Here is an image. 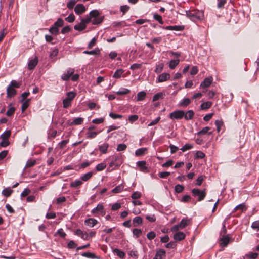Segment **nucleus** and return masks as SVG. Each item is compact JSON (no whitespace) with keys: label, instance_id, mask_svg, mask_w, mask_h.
I'll use <instances>...</instances> for the list:
<instances>
[{"label":"nucleus","instance_id":"29","mask_svg":"<svg viewBox=\"0 0 259 259\" xmlns=\"http://www.w3.org/2000/svg\"><path fill=\"white\" fill-rule=\"evenodd\" d=\"M85 28L86 26L83 23H81V22L79 24H76L74 27L75 30L79 31L83 30Z\"/></svg>","mask_w":259,"mask_h":259},{"label":"nucleus","instance_id":"9","mask_svg":"<svg viewBox=\"0 0 259 259\" xmlns=\"http://www.w3.org/2000/svg\"><path fill=\"white\" fill-rule=\"evenodd\" d=\"M213 80L212 77L210 76L204 79V80L201 83L200 88L204 89L209 87Z\"/></svg>","mask_w":259,"mask_h":259},{"label":"nucleus","instance_id":"2","mask_svg":"<svg viewBox=\"0 0 259 259\" xmlns=\"http://www.w3.org/2000/svg\"><path fill=\"white\" fill-rule=\"evenodd\" d=\"M99 12L97 10H94L90 12V16L92 19V23L93 25H98L100 24L104 19V17H99Z\"/></svg>","mask_w":259,"mask_h":259},{"label":"nucleus","instance_id":"58","mask_svg":"<svg viewBox=\"0 0 259 259\" xmlns=\"http://www.w3.org/2000/svg\"><path fill=\"white\" fill-rule=\"evenodd\" d=\"M141 192H138V191H136V192H133V193L132 194V195L131 196V198L135 200V199L140 198L141 197Z\"/></svg>","mask_w":259,"mask_h":259},{"label":"nucleus","instance_id":"20","mask_svg":"<svg viewBox=\"0 0 259 259\" xmlns=\"http://www.w3.org/2000/svg\"><path fill=\"white\" fill-rule=\"evenodd\" d=\"M113 252L121 258H124L125 255V253L122 250L118 248L113 249Z\"/></svg>","mask_w":259,"mask_h":259},{"label":"nucleus","instance_id":"23","mask_svg":"<svg viewBox=\"0 0 259 259\" xmlns=\"http://www.w3.org/2000/svg\"><path fill=\"white\" fill-rule=\"evenodd\" d=\"M99 132H93L88 131L86 134V137L87 139H93L95 138L98 134Z\"/></svg>","mask_w":259,"mask_h":259},{"label":"nucleus","instance_id":"40","mask_svg":"<svg viewBox=\"0 0 259 259\" xmlns=\"http://www.w3.org/2000/svg\"><path fill=\"white\" fill-rule=\"evenodd\" d=\"M62 102L63 107L64 108H68L71 106L72 102L65 98L63 100Z\"/></svg>","mask_w":259,"mask_h":259},{"label":"nucleus","instance_id":"62","mask_svg":"<svg viewBox=\"0 0 259 259\" xmlns=\"http://www.w3.org/2000/svg\"><path fill=\"white\" fill-rule=\"evenodd\" d=\"M56 234L59 235L61 237L64 238L66 236V234L63 231V229L61 228L57 230Z\"/></svg>","mask_w":259,"mask_h":259},{"label":"nucleus","instance_id":"34","mask_svg":"<svg viewBox=\"0 0 259 259\" xmlns=\"http://www.w3.org/2000/svg\"><path fill=\"white\" fill-rule=\"evenodd\" d=\"M92 176H93V172H87V173L84 174L83 175H82L81 177V179L83 181L85 182V181H87L88 180H89L92 177Z\"/></svg>","mask_w":259,"mask_h":259},{"label":"nucleus","instance_id":"3","mask_svg":"<svg viewBox=\"0 0 259 259\" xmlns=\"http://www.w3.org/2000/svg\"><path fill=\"white\" fill-rule=\"evenodd\" d=\"M192 195L194 197H198V201H201L203 200L206 195V193L205 190H200L198 188H194L192 190Z\"/></svg>","mask_w":259,"mask_h":259},{"label":"nucleus","instance_id":"12","mask_svg":"<svg viewBox=\"0 0 259 259\" xmlns=\"http://www.w3.org/2000/svg\"><path fill=\"white\" fill-rule=\"evenodd\" d=\"M137 165L140 168L141 171H148V167L146 166V162L145 161H139L137 162Z\"/></svg>","mask_w":259,"mask_h":259},{"label":"nucleus","instance_id":"35","mask_svg":"<svg viewBox=\"0 0 259 259\" xmlns=\"http://www.w3.org/2000/svg\"><path fill=\"white\" fill-rule=\"evenodd\" d=\"M124 72V70L122 69H117L114 73L113 75V77L115 78H120L123 73Z\"/></svg>","mask_w":259,"mask_h":259},{"label":"nucleus","instance_id":"21","mask_svg":"<svg viewBox=\"0 0 259 259\" xmlns=\"http://www.w3.org/2000/svg\"><path fill=\"white\" fill-rule=\"evenodd\" d=\"M143 222L142 218L140 216L135 217L133 220V225L135 227H137L141 225Z\"/></svg>","mask_w":259,"mask_h":259},{"label":"nucleus","instance_id":"57","mask_svg":"<svg viewBox=\"0 0 259 259\" xmlns=\"http://www.w3.org/2000/svg\"><path fill=\"white\" fill-rule=\"evenodd\" d=\"M75 16L73 13L70 14L67 17L65 18V20L69 23H72L75 20Z\"/></svg>","mask_w":259,"mask_h":259},{"label":"nucleus","instance_id":"10","mask_svg":"<svg viewBox=\"0 0 259 259\" xmlns=\"http://www.w3.org/2000/svg\"><path fill=\"white\" fill-rule=\"evenodd\" d=\"M38 60L37 57H35L34 58L30 59L28 63V67L29 70L33 69L37 64H38Z\"/></svg>","mask_w":259,"mask_h":259},{"label":"nucleus","instance_id":"55","mask_svg":"<svg viewBox=\"0 0 259 259\" xmlns=\"http://www.w3.org/2000/svg\"><path fill=\"white\" fill-rule=\"evenodd\" d=\"M215 125L217 126L218 132H220L221 128L223 125V122L222 120H217L215 121Z\"/></svg>","mask_w":259,"mask_h":259},{"label":"nucleus","instance_id":"14","mask_svg":"<svg viewBox=\"0 0 259 259\" xmlns=\"http://www.w3.org/2000/svg\"><path fill=\"white\" fill-rule=\"evenodd\" d=\"M221 245L222 247H226L228 244L229 241H230V237L228 236V235H223L221 239Z\"/></svg>","mask_w":259,"mask_h":259},{"label":"nucleus","instance_id":"61","mask_svg":"<svg viewBox=\"0 0 259 259\" xmlns=\"http://www.w3.org/2000/svg\"><path fill=\"white\" fill-rule=\"evenodd\" d=\"M163 69V64L162 63L156 65V68L154 70L155 72L156 73H159L161 72Z\"/></svg>","mask_w":259,"mask_h":259},{"label":"nucleus","instance_id":"36","mask_svg":"<svg viewBox=\"0 0 259 259\" xmlns=\"http://www.w3.org/2000/svg\"><path fill=\"white\" fill-rule=\"evenodd\" d=\"M246 209L247 208L244 203L240 204L236 206L234 208L235 211L237 210H240L242 212L245 211Z\"/></svg>","mask_w":259,"mask_h":259},{"label":"nucleus","instance_id":"49","mask_svg":"<svg viewBox=\"0 0 259 259\" xmlns=\"http://www.w3.org/2000/svg\"><path fill=\"white\" fill-rule=\"evenodd\" d=\"M193 148V145L191 144H186L183 147L181 148V150L185 152L188 150L191 149Z\"/></svg>","mask_w":259,"mask_h":259},{"label":"nucleus","instance_id":"44","mask_svg":"<svg viewBox=\"0 0 259 259\" xmlns=\"http://www.w3.org/2000/svg\"><path fill=\"white\" fill-rule=\"evenodd\" d=\"M92 19L90 17V16H89L88 15L86 16V17L84 18H81V23H83L85 26L87 24L89 23L90 22H92Z\"/></svg>","mask_w":259,"mask_h":259},{"label":"nucleus","instance_id":"24","mask_svg":"<svg viewBox=\"0 0 259 259\" xmlns=\"http://www.w3.org/2000/svg\"><path fill=\"white\" fill-rule=\"evenodd\" d=\"M146 95V93L145 91H141L138 93L137 95V100L138 101L144 100Z\"/></svg>","mask_w":259,"mask_h":259},{"label":"nucleus","instance_id":"52","mask_svg":"<svg viewBox=\"0 0 259 259\" xmlns=\"http://www.w3.org/2000/svg\"><path fill=\"white\" fill-rule=\"evenodd\" d=\"M78 1H77V0H70L67 3V8L69 9H73L74 8L75 4L76 3V2Z\"/></svg>","mask_w":259,"mask_h":259},{"label":"nucleus","instance_id":"45","mask_svg":"<svg viewBox=\"0 0 259 259\" xmlns=\"http://www.w3.org/2000/svg\"><path fill=\"white\" fill-rule=\"evenodd\" d=\"M99 50L97 48L94 50H92V51H84L83 52V53L84 54H89V55H98L99 54Z\"/></svg>","mask_w":259,"mask_h":259},{"label":"nucleus","instance_id":"15","mask_svg":"<svg viewBox=\"0 0 259 259\" xmlns=\"http://www.w3.org/2000/svg\"><path fill=\"white\" fill-rule=\"evenodd\" d=\"M109 144L107 143H104L103 144L99 145V150L102 154H106L108 152Z\"/></svg>","mask_w":259,"mask_h":259},{"label":"nucleus","instance_id":"26","mask_svg":"<svg viewBox=\"0 0 259 259\" xmlns=\"http://www.w3.org/2000/svg\"><path fill=\"white\" fill-rule=\"evenodd\" d=\"M11 132L10 130L5 131L0 136L2 140H8L11 136Z\"/></svg>","mask_w":259,"mask_h":259},{"label":"nucleus","instance_id":"41","mask_svg":"<svg viewBox=\"0 0 259 259\" xmlns=\"http://www.w3.org/2000/svg\"><path fill=\"white\" fill-rule=\"evenodd\" d=\"M123 188L124 187L122 185H119L112 189V192L114 193H118L123 191Z\"/></svg>","mask_w":259,"mask_h":259},{"label":"nucleus","instance_id":"64","mask_svg":"<svg viewBox=\"0 0 259 259\" xmlns=\"http://www.w3.org/2000/svg\"><path fill=\"white\" fill-rule=\"evenodd\" d=\"M251 227L254 230H259V220L253 222L251 224Z\"/></svg>","mask_w":259,"mask_h":259},{"label":"nucleus","instance_id":"8","mask_svg":"<svg viewBox=\"0 0 259 259\" xmlns=\"http://www.w3.org/2000/svg\"><path fill=\"white\" fill-rule=\"evenodd\" d=\"M86 11V8L83 4H78L76 5L74 8V12L77 15H81L84 13Z\"/></svg>","mask_w":259,"mask_h":259},{"label":"nucleus","instance_id":"48","mask_svg":"<svg viewBox=\"0 0 259 259\" xmlns=\"http://www.w3.org/2000/svg\"><path fill=\"white\" fill-rule=\"evenodd\" d=\"M106 167V164L104 162L100 163L97 165L96 169L97 171H102Z\"/></svg>","mask_w":259,"mask_h":259},{"label":"nucleus","instance_id":"25","mask_svg":"<svg viewBox=\"0 0 259 259\" xmlns=\"http://www.w3.org/2000/svg\"><path fill=\"white\" fill-rule=\"evenodd\" d=\"M191 103V100L189 98H184L179 103V105L182 107H186Z\"/></svg>","mask_w":259,"mask_h":259},{"label":"nucleus","instance_id":"37","mask_svg":"<svg viewBox=\"0 0 259 259\" xmlns=\"http://www.w3.org/2000/svg\"><path fill=\"white\" fill-rule=\"evenodd\" d=\"M13 192V190L10 188H7L4 189L2 191V194L6 197H9L11 195V193Z\"/></svg>","mask_w":259,"mask_h":259},{"label":"nucleus","instance_id":"17","mask_svg":"<svg viewBox=\"0 0 259 259\" xmlns=\"http://www.w3.org/2000/svg\"><path fill=\"white\" fill-rule=\"evenodd\" d=\"M185 237V234L182 232H178L174 235V239L176 241H181Z\"/></svg>","mask_w":259,"mask_h":259},{"label":"nucleus","instance_id":"13","mask_svg":"<svg viewBox=\"0 0 259 259\" xmlns=\"http://www.w3.org/2000/svg\"><path fill=\"white\" fill-rule=\"evenodd\" d=\"M164 29L168 30L182 31L184 29V27L181 25L167 26L163 27Z\"/></svg>","mask_w":259,"mask_h":259},{"label":"nucleus","instance_id":"51","mask_svg":"<svg viewBox=\"0 0 259 259\" xmlns=\"http://www.w3.org/2000/svg\"><path fill=\"white\" fill-rule=\"evenodd\" d=\"M210 127L209 126H206L203 127L201 130L199 131L197 133L198 135H205L208 131L210 130Z\"/></svg>","mask_w":259,"mask_h":259},{"label":"nucleus","instance_id":"11","mask_svg":"<svg viewBox=\"0 0 259 259\" xmlns=\"http://www.w3.org/2000/svg\"><path fill=\"white\" fill-rule=\"evenodd\" d=\"M98 223V221L94 218H89L84 221L85 225L90 227H93L97 224Z\"/></svg>","mask_w":259,"mask_h":259},{"label":"nucleus","instance_id":"7","mask_svg":"<svg viewBox=\"0 0 259 259\" xmlns=\"http://www.w3.org/2000/svg\"><path fill=\"white\" fill-rule=\"evenodd\" d=\"M170 74L168 73H163L160 74L156 79V82H162L166 81L170 78Z\"/></svg>","mask_w":259,"mask_h":259},{"label":"nucleus","instance_id":"63","mask_svg":"<svg viewBox=\"0 0 259 259\" xmlns=\"http://www.w3.org/2000/svg\"><path fill=\"white\" fill-rule=\"evenodd\" d=\"M246 256L250 259H255L257 258L258 254L256 252H250L249 254H246Z\"/></svg>","mask_w":259,"mask_h":259},{"label":"nucleus","instance_id":"30","mask_svg":"<svg viewBox=\"0 0 259 259\" xmlns=\"http://www.w3.org/2000/svg\"><path fill=\"white\" fill-rule=\"evenodd\" d=\"M76 95V94L75 92H72V91L69 92L67 93V94H66L67 97L65 99H68V100H70V101L72 102V100L75 97Z\"/></svg>","mask_w":259,"mask_h":259},{"label":"nucleus","instance_id":"27","mask_svg":"<svg viewBox=\"0 0 259 259\" xmlns=\"http://www.w3.org/2000/svg\"><path fill=\"white\" fill-rule=\"evenodd\" d=\"M190 222V220L187 218H183L179 223V226L181 227V229L184 228L187 226Z\"/></svg>","mask_w":259,"mask_h":259},{"label":"nucleus","instance_id":"18","mask_svg":"<svg viewBox=\"0 0 259 259\" xmlns=\"http://www.w3.org/2000/svg\"><path fill=\"white\" fill-rule=\"evenodd\" d=\"M16 94V91L11 86H8L7 89V95L8 97H14Z\"/></svg>","mask_w":259,"mask_h":259},{"label":"nucleus","instance_id":"54","mask_svg":"<svg viewBox=\"0 0 259 259\" xmlns=\"http://www.w3.org/2000/svg\"><path fill=\"white\" fill-rule=\"evenodd\" d=\"M127 148V146L125 144H119L117 145V151H124Z\"/></svg>","mask_w":259,"mask_h":259},{"label":"nucleus","instance_id":"42","mask_svg":"<svg viewBox=\"0 0 259 259\" xmlns=\"http://www.w3.org/2000/svg\"><path fill=\"white\" fill-rule=\"evenodd\" d=\"M81 255L89 258H95L96 257L94 253L89 252H83L81 254Z\"/></svg>","mask_w":259,"mask_h":259},{"label":"nucleus","instance_id":"39","mask_svg":"<svg viewBox=\"0 0 259 259\" xmlns=\"http://www.w3.org/2000/svg\"><path fill=\"white\" fill-rule=\"evenodd\" d=\"M30 101V99H27L24 102H21L22 103V105L21 106V110L22 112H24L29 106V102Z\"/></svg>","mask_w":259,"mask_h":259},{"label":"nucleus","instance_id":"46","mask_svg":"<svg viewBox=\"0 0 259 259\" xmlns=\"http://www.w3.org/2000/svg\"><path fill=\"white\" fill-rule=\"evenodd\" d=\"M59 29L56 27L55 26H52L50 29H49V32L52 33V34H54L55 35H57L58 33Z\"/></svg>","mask_w":259,"mask_h":259},{"label":"nucleus","instance_id":"43","mask_svg":"<svg viewBox=\"0 0 259 259\" xmlns=\"http://www.w3.org/2000/svg\"><path fill=\"white\" fill-rule=\"evenodd\" d=\"M163 96V94L161 92H159L155 95H154L152 98V101H156L160 99H162Z\"/></svg>","mask_w":259,"mask_h":259},{"label":"nucleus","instance_id":"59","mask_svg":"<svg viewBox=\"0 0 259 259\" xmlns=\"http://www.w3.org/2000/svg\"><path fill=\"white\" fill-rule=\"evenodd\" d=\"M205 154L201 151H198L196 152L195 157V158L202 159L205 157Z\"/></svg>","mask_w":259,"mask_h":259},{"label":"nucleus","instance_id":"1","mask_svg":"<svg viewBox=\"0 0 259 259\" xmlns=\"http://www.w3.org/2000/svg\"><path fill=\"white\" fill-rule=\"evenodd\" d=\"M184 12L188 18L193 21L200 20L203 17V13L198 10H189L184 11Z\"/></svg>","mask_w":259,"mask_h":259},{"label":"nucleus","instance_id":"28","mask_svg":"<svg viewBox=\"0 0 259 259\" xmlns=\"http://www.w3.org/2000/svg\"><path fill=\"white\" fill-rule=\"evenodd\" d=\"M211 106L212 102L207 101L202 103L201 104L200 107L202 110H206L210 108Z\"/></svg>","mask_w":259,"mask_h":259},{"label":"nucleus","instance_id":"31","mask_svg":"<svg viewBox=\"0 0 259 259\" xmlns=\"http://www.w3.org/2000/svg\"><path fill=\"white\" fill-rule=\"evenodd\" d=\"M147 148H141L136 150L135 155L136 156H142L145 154L146 151H147Z\"/></svg>","mask_w":259,"mask_h":259},{"label":"nucleus","instance_id":"5","mask_svg":"<svg viewBox=\"0 0 259 259\" xmlns=\"http://www.w3.org/2000/svg\"><path fill=\"white\" fill-rule=\"evenodd\" d=\"M185 112L183 110H176L170 113L169 116L171 119H181L184 117Z\"/></svg>","mask_w":259,"mask_h":259},{"label":"nucleus","instance_id":"32","mask_svg":"<svg viewBox=\"0 0 259 259\" xmlns=\"http://www.w3.org/2000/svg\"><path fill=\"white\" fill-rule=\"evenodd\" d=\"M130 93V90L126 88H121L118 91L116 92V94L118 95H126Z\"/></svg>","mask_w":259,"mask_h":259},{"label":"nucleus","instance_id":"33","mask_svg":"<svg viewBox=\"0 0 259 259\" xmlns=\"http://www.w3.org/2000/svg\"><path fill=\"white\" fill-rule=\"evenodd\" d=\"M83 122V118L81 117H77L75 118L71 122V125H80Z\"/></svg>","mask_w":259,"mask_h":259},{"label":"nucleus","instance_id":"19","mask_svg":"<svg viewBox=\"0 0 259 259\" xmlns=\"http://www.w3.org/2000/svg\"><path fill=\"white\" fill-rule=\"evenodd\" d=\"M194 115V112L193 110H188L186 113H185L184 118L186 120L192 119Z\"/></svg>","mask_w":259,"mask_h":259},{"label":"nucleus","instance_id":"16","mask_svg":"<svg viewBox=\"0 0 259 259\" xmlns=\"http://www.w3.org/2000/svg\"><path fill=\"white\" fill-rule=\"evenodd\" d=\"M165 251L163 249H160L156 252L153 259H162V257L165 256Z\"/></svg>","mask_w":259,"mask_h":259},{"label":"nucleus","instance_id":"53","mask_svg":"<svg viewBox=\"0 0 259 259\" xmlns=\"http://www.w3.org/2000/svg\"><path fill=\"white\" fill-rule=\"evenodd\" d=\"M133 234L136 238H138L141 235L142 231L139 229H134L133 230Z\"/></svg>","mask_w":259,"mask_h":259},{"label":"nucleus","instance_id":"6","mask_svg":"<svg viewBox=\"0 0 259 259\" xmlns=\"http://www.w3.org/2000/svg\"><path fill=\"white\" fill-rule=\"evenodd\" d=\"M74 69L73 68H69L61 76V79L64 81H67L69 79L71 75L74 73Z\"/></svg>","mask_w":259,"mask_h":259},{"label":"nucleus","instance_id":"56","mask_svg":"<svg viewBox=\"0 0 259 259\" xmlns=\"http://www.w3.org/2000/svg\"><path fill=\"white\" fill-rule=\"evenodd\" d=\"M21 85V82H17L16 80H12L11 81V83L9 86H11V87L13 88H19Z\"/></svg>","mask_w":259,"mask_h":259},{"label":"nucleus","instance_id":"50","mask_svg":"<svg viewBox=\"0 0 259 259\" xmlns=\"http://www.w3.org/2000/svg\"><path fill=\"white\" fill-rule=\"evenodd\" d=\"M154 19L157 21L160 24H163V21L162 20V17L158 14L155 13L153 15Z\"/></svg>","mask_w":259,"mask_h":259},{"label":"nucleus","instance_id":"4","mask_svg":"<svg viewBox=\"0 0 259 259\" xmlns=\"http://www.w3.org/2000/svg\"><path fill=\"white\" fill-rule=\"evenodd\" d=\"M91 212L93 213L95 216L101 215L103 217L106 214V211L104 209V206L101 203L98 204L96 207L92 210Z\"/></svg>","mask_w":259,"mask_h":259},{"label":"nucleus","instance_id":"60","mask_svg":"<svg viewBox=\"0 0 259 259\" xmlns=\"http://www.w3.org/2000/svg\"><path fill=\"white\" fill-rule=\"evenodd\" d=\"M64 21L61 18H58L57 20L55 22L54 26L56 27H61L63 25Z\"/></svg>","mask_w":259,"mask_h":259},{"label":"nucleus","instance_id":"22","mask_svg":"<svg viewBox=\"0 0 259 259\" xmlns=\"http://www.w3.org/2000/svg\"><path fill=\"white\" fill-rule=\"evenodd\" d=\"M179 59L171 60L169 62V67L170 69H174L179 64Z\"/></svg>","mask_w":259,"mask_h":259},{"label":"nucleus","instance_id":"47","mask_svg":"<svg viewBox=\"0 0 259 259\" xmlns=\"http://www.w3.org/2000/svg\"><path fill=\"white\" fill-rule=\"evenodd\" d=\"M184 189V187L182 185L178 184L175 187V191L177 193H181Z\"/></svg>","mask_w":259,"mask_h":259},{"label":"nucleus","instance_id":"38","mask_svg":"<svg viewBox=\"0 0 259 259\" xmlns=\"http://www.w3.org/2000/svg\"><path fill=\"white\" fill-rule=\"evenodd\" d=\"M82 184V182H81V181H80L79 180H75L74 182H72L70 183V187H73V188H76V187L79 186Z\"/></svg>","mask_w":259,"mask_h":259}]
</instances>
